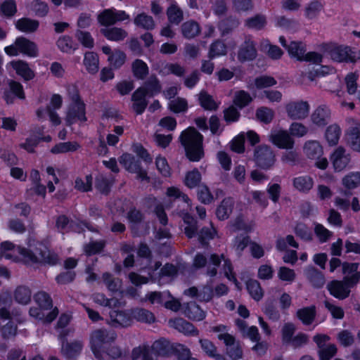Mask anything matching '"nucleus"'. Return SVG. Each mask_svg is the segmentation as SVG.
Returning a JSON list of instances; mask_svg holds the SVG:
<instances>
[{"instance_id": "obj_3", "label": "nucleus", "mask_w": 360, "mask_h": 360, "mask_svg": "<svg viewBox=\"0 0 360 360\" xmlns=\"http://www.w3.org/2000/svg\"><path fill=\"white\" fill-rule=\"evenodd\" d=\"M117 335L112 328H98L90 335L91 349L98 360H104V345H111L117 340Z\"/></svg>"}, {"instance_id": "obj_2", "label": "nucleus", "mask_w": 360, "mask_h": 360, "mask_svg": "<svg viewBox=\"0 0 360 360\" xmlns=\"http://www.w3.org/2000/svg\"><path fill=\"white\" fill-rule=\"evenodd\" d=\"M202 140V135L194 127H188L181 133L180 141L190 161L198 162L203 158Z\"/></svg>"}, {"instance_id": "obj_45", "label": "nucleus", "mask_w": 360, "mask_h": 360, "mask_svg": "<svg viewBox=\"0 0 360 360\" xmlns=\"http://www.w3.org/2000/svg\"><path fill=\"white\" fill-rule=\"evenodd\" d=\"M198 100L201 107L206 110L212 111L218 108V105L213 97L205 91H202L199 94Z\"/></svg>"}, {"instance_id": "obj_41", "label": "nucleus", "mask_w": 360, "mask_h": 360, "mask_svg": "<svg viewBox=\"0 0 360 360\" xmlns=\"http://www.w3.org/2000/svg\"><path fill=\"white\" fill-rule=\"evenodd\" d=\"M247 290L255 301H259L264 296V290H262L260 283L254 279L248 280L246 283Z\"/></svg>"}, {"instance_id": "obj_6", "label": "nucleus", "mask_w": 360, "mask_h": 360, "mask_svg": "<svg viewBox=\"0 0 360 360\" xmlns=\"http://www.w3.org/2000/svg\"><path fill=\"white\" fill-rule=\"evenodd\" d=\"M326 51L333 60L340 63H355L360 59V51L352 50L349 46L329 44L327 45Z\"/></svg>"}, {"instance_id": "obj_18", "label": "nucleus", "mask_w": 360, "mask_h": 360, "mask_svg": "<svg viewBox=\"0 0 360 360\" xmlns=\"http://www.w3.org/2000/svg\"><path fill=\"white\" fill-rule=\"evenodd\" d=\"M181 32L184 37L191 39L200 35L201 27L197 21L189 20L181 24Z\"/></svg>"}, {"instance_id": "obj_56", "label": "nucleus", "mask_w": 360, "mask_h": 360, "mask_svg": "<svg viewBox=\"0 0 360 360\" xmlns=\"http://www.w3.org/2000/svg\"><path fill=\"white\" fill-rule=\"evenodd\" d=\"M29 7L30 10L39 17H44L49 12V6L47 4L41 0H33L30 3Z\"/></svg>"}, {"instance_id": "obj_22", "label": "nucleus", "mask_w": 360, "mask_h": 360, "mask_svg": "<svg viewBox=\"0 0 360 360\" xmlns=\"http://www.w3.org/2000/svg\"><path fill=\"white\" fill-rule=\"evenodd\" d=\"M151 349L158 356H167L172 353L173 347L167 340L160 338L153 343Z\"/></svg>"}, {"instance_id": "obj_5", "label": "nucleus", "mask_w": 360, "mask_h": 360, "mask_svg": "<svg viewBox=\"0 0 360 360\" xmlns=\"http://www.w3.org/2000/svg\"><path fill=\"white\" fill-rule=\"evenodd\" d=\"M4 50L8 55L11 56H18L20 53L30 57L38 56L37 44L23 37H18L13 44L6 46Z\"/></svg>"}, {"instance_id": "obj_59", "label": "nucleus", "mask_w": 360, "mask_h": 360, "mask_svg": "<svg viewBox=\"0 0 360 360\" xmlns=\"http://www.w3.org/2000/svg\"><path fill=\"white\" fill-rule=\"evenodd\" d=\"M105 246V240L91 241L84 245V250L87 255H93L102 252Z\"/></svg>"}, {"instance_id": "obj_35", "label": "nucleus", "mask_w": 360, "mask_h": 360, "mask_svg": "<svg viewBox=\"0 0 360 360\" xmlns=\"http://www.w3.org/2000/svg\"><path fill=\"white\" fill-rule=\"evenodd\" d=\"M82 349V343L75 341L72 343L68 342L62 343L61 353L68 359H72L77 355Z\"/></svg>"}, {"instance_id": "obj_28", "label": "nucleus", "mask_w": 360, "mask_h": 360, "mask_svg": "<svg viewBox=\"0 0 360 360\" xmlns=\"http://www.w3.org/2000/svg\"><path fill=\"white\" fill-rule=\"evenodd\" d=\"M292 184L296 190L307 193L313 188L314 180L308 175L299 176L293 179Z\"/></svg>"}, {"instance_id": "obj_62", "label": "nucleus", "mask_w": 360, "mask_h": 360, "mask_svg": "<svg viewBox=\"0 0 360 360\" xmlns=\"http://www.w3.org/2000/svg\"><path fill=\"white\" fill-rule=\"evenodd\" d=\"M226 53V46L224 42L217 40L210 45L209 51V58L210 59L225 55Z\"/></svg>"}, {"instance_id": "obj_34", "label": "nucleus", "mask_w": 360, "mask_h": 360, "mask_svg": "<svg viewBox=\"0 0 360 360\" xmlns=\"http://www.w3.org/2000/svg\"><path fill=\"white\" fill-rule=\"evenodd\" d=\"M14 299L19 304H27L32 299V291L26 285H19L15 290Z\"/></svg>"}, {"instance_id": "obj_58", "label": "nucleus", "mask_w": 360, "mask_h": 360, "mask_svg": "<svg viewBox=\"0 0 360 360\" xmlns=\"http://www.w3.org/2000/svg\"><path fill=\"white\" fill-rule=\"evenodd\" d=\"M92 176L86 175L85 179L77 177L75 181V188L81 192H88L92 189Z\"/></svg>"}, {"instance_id": "obj_64", "label": "nucleus", "mask_w": 360, "mask_h": 360, "mask_svg": "<svg viewBox=\"0 0 360 360\" xmlns=\"http://www.w3.org/2000/svg\"><path fill=\"white\" fill-rule=\"evenodd\" d=\"M337 339L340 344L345 347H350L354 345L355 342L354 335L348 330H342L337 335Z\"/></svg>"}, {"instance_id": "obj_12", "label": "nucleus", "mask_w": 360, "mask_h": 360, "mask_svg": "<svg viewBox=\"0 0 360 360\" xmlns=\"http://www.w3.org/2000/svg\"><path fill=\"white\" fill-rule=\"evenodd\" d=\"M65 120L69 125L77 122L86 121V105L84 101L70 103Z\"/></svg>"}, {"instance_id": "obj_21", "label": "nucleus", "mask_w": 360, "mask_h": 360, "mask_svg": "<svg viewBox=\"0 0 360 360\" xmlns=\"http://www.w3.org/2000/svg\"><path fill=\"white\" fill-rule=\"evenodd\" d=\"M11 64L16 73L22 77L25 81H30L34 77V72L29 67L27 62L19 60L13 61Z\"/></svg>"}, {"instance_id": "obj_7", "label": "nucleus", "mask_w": 360, "mask_h": 360, "mask_svg": "<svg viewBox=\"0 0 360 360\" xmlns=\"http://www.w3.org/2000/svg\"><path fill=\"white\" fill-rule=\"evenodd\" d=\"M253 160L258 167L267 170L274 167L276 158L271 146L259 145L254 150Z\"/></svg>"}, {"instance_id": "obj_27", "label": "nucleus", "mask_w": 360, "mask_h": 360, "mask_svg": "<svg viewBox=\"0 0 360 360\" xmlns=\"http://www.w3.org/2000/svg\"><path fill=\"white\" fill-rule=\"evenodd\" d=\"M42 310L43 309H41L40 307L39 308L32 307L30 309L29 313L30 316L41 320L44 323H51L58 315V309L57 307H55L46 316L43 313Z\"/></svg>"}, {"instance_id": "obj_43", "label": "nucleus", "mask_w": 360, "mask_h": 360, "mask_svg": "<svg viewBox=\"0 0 360 360\" xmlns=\"http://www.w3.org/2000/svg\"><path fill=\"white\" fill-rule=\"evenodd\" d=\"M266 25V18L262 14H257L245 20V25L249 29L260 30Z\"/></svg>"}, {"instance_id": "obj_13", "label": "nucleus", "mask_w": 360, "mask_h": 360, "mask_svg": "<svg viewBox=\"0 0 360 360\" xmlns=\"http://www.w3.org/2000/svg\"><path fill=\"white\" fill-rule=\"evenodd\" d=\"M102 51L108 56V61L114 69L120 68L126 62L127 55L120 49H116L112 51L109 46H103Z\"/></svg>"}, {"instance_id": "obj_11", "label": "nucleus", "mask_w": 360, "mask_h": 360, "mask_svg": "<svg viewBox=\"0 0 360 360\" xmlns=\"http://www.w3.org/2000/svg\"><path fill=\"white\" fill-rule=\"evenodd\" d=\"M288 116L292 120H302L307 117L309 111L308 102L303 101H290L285 106Z\"/></svg>"}, {"instance_id": "obj_54", "label": "nucleus", "mask_w": 360, "mask_h": 360, "mask_svg": "<svg viewBox=\"0 0 360 360\" xmlns=\"http://www.w3.org/2000/svg\"><path fill=\"white\" fill-rule=\"evenodd\" d=\"M56 44L58 49L65 53H71L76 49L72 37L67 35L59 37Z\"/></svg>"}, {"instance_id": "obj_29", "label": "nucleus", "mask_w": 360, "mask_h": 360, "mask_svg": "<svg viewBox=\"0 0 360 360\" xmlns=\"http://www.w3.org/2000/svg\"><path fill=\"white\" fill-rule=\"evenodd\" d=\"M185 315L193 321H202L205 318V312L194 302H188L184 310Z\"/></svg>"}, {"instance_id": "obj_23", "label": "nucleus", "mask_w": 360, "mask_h": 360, "mask_svg": "<svg viewBox=\"0 0 360 360\" xmlns=\"http://www.w3.org/2000/svg\"><path fill=\"white\" fill-rule=\"evenodd\" d=\"M170 24L178 25L184 20V11L175 1H172L166 11Z\"/></svg>"}, {"instance_id": "obj_57", "label": "nucleus", "mask_w": 360, "mask_h": 360, "mask_svg": "<svg viewBox=\"0 0 360 360\" xmlns=\"http://www.w3.org/2000/svg\"><path fill=\"white\" fill-rule=\"evenodd\" d=\"M226 346V353L233 360L241 359L243 351L238 343L236 342L235 338L230 343H224Z\"/></svg>"}, {"instance_id": "obj_55", "label": "nucleus", "mask_w": 360, "mask_h": 360, "mask_svg": "<svg viewBox=\"0 0 360 360\" xmlns=\"http://www.w3.org/2000/svg\"><path fill=\"white\" fill-rule=\"evenodd\" d=\"M252 101V98L248 92L240 90L236 92L233 103L240 108H243L251 103Z\"/></svg>"}, {"instance_id": "obj_15", "label": "nucleus", "mask_w": 360, "mask_h": 360, "mask_svg": "<svg viewBox=\"0 0 360 360\" xmlns=\"http://www.w3.org/2000/svg\"><path fill=\"white\" fill-rule=\"evenodd\" d=\"M330 110L326 105L317 107L311 115V122L319 126H326L330 120Z\"/></svg>"}, {"instance_id": "obj_52", "label": "nucleus", "mask_w": 360, "mask_h": 360, "mask_svg": "<svg viewBox=\"0 0 360 360\" xmlns=\"http://www.w3.org/2000/svg\"><path fill=\"white\" fill-rule=\"evenodd\" d=\"M201 179L202 176L200 172L197 169H194L192 171L187 172L184 179V183L189 188H193L200 186Z\"/></svg>"}, {"instance_id": "obj_8", "label": "nucleus", "mask_w": 360, "mask_h": 360, "mask_svg": "<svg viewBox=\"0 0 360 360\" xmlns=\"http://www.w3.org/2000/svg\"><path fill=\"white\" fill-rule=\"evenodd\" d=\"M306 45L302 41H291L288 46V52L289 55L295 58L300 61H311L314 63H320L322 61L321 54L316 52H309L306 53Z\"/></svg>"}, {"instance_id": "obj_26", "label": "nucleus", "mask_w": 360, "mask_h": 360, "mask_svg": "<svg viewBox=\"0 0 360 360\" xmlns=\"http://www.w3.org/2000/svg\"><path fill=\"white\" fill-rule=\"evenodd\" d=\"M304 153L310 159H319L323 153V148L317 141H309L304 143Z\"/></svg>"}, {"instance_id": "obj_39", "label": "nucleus", "mask_w": 360, "mask_h": 360, "mask_svg": "<svg viewBox=\"0 0 360 360\" xmlns=\"http://www.w3.org/2000/svg\"><path fill=\"white\" fill-rule=\"evenodd\" d=\"M120 163L129 172L134 173L137 172L138 168L141 166L140 162L129 153L123 154L119 159Z\"/></svg>"}, {"instance_id": "obj_47", "label": "nucleus", "mask_w": 360, "mask_h": 360, "mask_svg": "<svg viewBox=\"0 0 360 360\" xmlns=\"http://www.w3.org/2000/svg\"><path fill=\"white\" fill-rule=\"evenodd\" d=\"M199 342L202 350L207 356L214 358L216 360H224L223 356L217 354V347L212 342L207 339H200Z\"/></svg>"}, {"instance_id": "obj_60", "label": "nucleus", "mask_w": 360, "mask_h": 360, "mask_svg": "<svg viewBox=\"0 0 360 360\" xmlns=\"http://www.w3.org/2000/svg\"><path fill=\"white\" fill-rule=\"evenodd\" d=\"M343 185L348 189H354L360 185V172H351L342 179Z\"/></svg>"}, {"instance_id": "obj_10", "label": "nucleus", "mask_w": 360, "mask_h": 360, "mask_svg": "<svg viewBox=\"0 0 360 360\" xmlns=\"http://www.w3.org/2000/svg\"><path fill=\"white\" fill-rule=\"evenodd\" d=\"M256 45L250 35L245 36L238 51V60L241 63L255 60L257 56Z\"/></svg>"}, {"instance_id": "obj_61", "label": "nucleus", "mask_w": 360, "mask_h": 360, "mask_svg": "<svg viewBox=\"0 0 360 360\" xmlns=\"http://www.w3.org/2000/svg\"><path fill=\"white\" fill-rule=\"evenodd\" d=\"M256 117L260 122L269 124L274 117V112L272 109L267 107L259 108L256 111Z\"/></svg>"}, {"instance_id": "obj_1", "label": "nucleus", "mask_w": 360, "mask_h": 360, "mask_svg": "<svg viewBox=\"0 0 360 360\" xmlns=\"http://www.w3.org/2000/svg\"><path fill=\"white\" fill-rule=\"evenodd\" d=\"M1 257L19 259L26 264H35L54 266L59 263L58 255L50 250L44 244L37 242L29 245V248L16 247L13 243L4 241L0 246Z\"/></svg>"}, {"instance_id": "obj_4", "label": "nucleus", "mask_w": 360, "mask_h": 360, "mask_svg": "<svg viewBox=\"0 0 360 360\" xmlns=\"http://www.w3.org/2000/svg\"><path fill=\"white\" fill-rule=\"evenodd\" d=\"M360 281V273L345 276L342 281L334 280L327 285V289L335 298L345 300L349 296L350 288Z\"/></svg>"}, {"instance_id": "obj_36", "label": "nucleus", "mask_w": 360, "mask_h": 360, "mask_svg": "<svg viewBox=\"0 0 360 360\" xmlns=\"http://www.w3.org/2000/svg\"><path fill=\"white\" fill-rule=\"evenodd\" d=\"M182 219L186 224L184 228V233L188 238H192L197 233V221L188 212L182 213Z\"/></svg>"}, {"instance_id": "obj_50", "label": "nucleus", "mask_w": 360, "mask_h": 360, "mask_svg": "<svg viewBox=\"0 0 360 360\" xmlns=\"http://www.w3.org/2000/svg\"><path fill=\"white\" fill-rule=\"evenodd\" d=\"M341 134V129L337 124H331L326 131V139L330 146H335L338 143Z\"/></svg>"}, {"instance_id": "obj_17", "label": "nucleus", "mask_w": 360, "mask_h": 360, "mask_svg": "<svg viewBox=\"0 0 360 360\" xmlns=\"http://www.w3.org/2000/svg\"><path fill=\"white\" fill-rule=\"evenodd\" d=\"M139 89L147 96L153 97L161 92L162 86L156 75H152Z\"/></svg>"}, {"instance_id": "obj_9", "label": "nucleus", "mask_w": 360, "mask_h": 360, "mask_svg": "<svg viewBox=\"0 0 360 360\" xmlns=\"http://www.w3.org/2000/svg\"><path fill=\"white\" fill-rule=\"evenodd\" d=\"M221 264L220 256L212 254L210 257V262L205 255L198 253L193 259V266L195 269H201L207 266V274L210 276H215L217 274V267Z\"/></svg>"}, {"instance_id": "obj_40", "label": "nucleus", "mask_w": 360, "mask_h": 360, "mask_svg": "<svg viewBox=\"0 0 360 360\" xmlns=\"http://www.w3.org/2000/svg\"><path fill=\"white\" fill-rule=\"evenodd\" d=\"M239 25V21L232 17L226 18L219 23V29L221 36H226L231 33Z\"/></svg>"}, {"instance_id": "obj_16", "label": "nucleus", "mask_w": 360, "mask_h": 360, "mask_svg": "<svg viewBox=\"0 0 360 360\" xmlns=\"http://www.w3.org/2000/svg\"><path fill=\"white\" fill-rule=\"evenodd\" d=\"M330 159L335 170L338 172H340L346 168L350 161L349 155L345 153V150L341 146L334 151Z\"/></svg>"}, {"instance_id": "obj_37", "label": "nucleus", "mask_w": 360, "mask_h": 360, "mask_svg": "<svg viewBox=\"0 0 360 360\" xmlns=\"http://www.w3.org/2000/svg\"><path fill=\"white\" fill-rule=\"evenodd\" d=\"M15 25L17 29L21 32L32 33L38 29L39 22L37 20L22 18L17 21Z\"/></svg>"}, {"instance_id": "obj_38", "label": "nucleus", "mask_w": 360, "mask_h": 360, "mask_svg": "<svg viewBox=\"0 0 360 360\" xmlns=\"http://www.w3.org/2000/svg\"><path fill=\"white\" fill-rule=\"evenodd\" d=\"M134 76L138 79H143L148 75L147 64L141 59H136L131 64Z\"/></svg>"}, {"instance_id": "obj_48", "label": "nucleus", "mask_w": 360, "mask_h": 360, "mask_svg": "<svg viewBox=\"0 0 360 360\" xmlns=\"http://www.w3.org/2000/svg\"><path fill=\"white\" fill-rule=\"evenodd\" d=\"M132 314L135 319L143 323H152L155 321V315L146 309H136Z\"/></svg>"}, {"instance_id": "obj_31", "label": "nucleus", "mask_w": 360, "mask_h": 360, "mask_svg": "<svg viewBox=\"0 0 360 360\" xmlns=\"http://www.w3.org/2000/svg\"><path fill=\"white\" fill-rule=\"evenodd\" d=\"M306 276L314 288H321L325 284L323 274L315 267H309L306 270Z\"/></svg>"}, {"instance_id": "obj_19", "label": "nucleus", "mask_w": 360, "mask_h": 360, "mask_svg": "<svg viewBox=\"0 0 360 360\" xmlns=\"http://www.w3.org/2000/svg\"><path fill=\"white\" fill-rule=\"evenodd\" d=\"M131 357L132 360H137L142 358V360H158V356L154 354L148 345H141L134 347L131 351Z\"/></svg>"}, {"instance_id": "obj_42", "label": "nucleus", "mask_w": 360, "mask_h": 360, "mask_svg": "<svg viewBox=\"0 0 360 360\" xmlns=\"http://www.w3.org/2000/svg\"><path fill=\"white\" fill-rule=\"evenodd\" d=\"M134 22L137 27H142L147 30H152L155 27V23L153 17L146 14L145 13L139 14L134 18Z\"/></svg>"}, {"instance_id": "obj_49", "label": "nucleus", "mask_w": 360, "mask_h": 360, "mask_svg": "<svg viewBox=\"0 0 360 360\" xmlns=\"http://www.w3.org/2000/svg\"><path fill=\"white\" fill-rule=\"evenodd\" d=\"M79 148V144L75 141L62 142L54 146L51 152L53 154L64 153L75 151Z\"/></svg>"}, {"instance_id": "obj_63", "label": "nucleus", "mask_w": 360, "mask_h": 360, "mask_svg": "<svg viewBox=\"0 0 360 360\" xmlns=\"http://www.w3.org/2000/svg\"><path fill=\"white\" fill-rule=\"evenodd\" d=\"M102 278L104 283L109 290L117 292L119 290L121 285V281L119 278H115L108 272L104 273Z\"/></svg>"}, {"instance_id": "obj_32", "label": "nucleus", "mask_w": 360, "mask_h": 360, "mask_svg": "<svg viewBox=\"0 0 360 360\" xmlns=\"http://www.w3.org/2000/svg\"><path fill=\"white\" fill-rule=\"evenodd\" d=\"M171 297V294L169 292H150L147 293L143 299L144 302H148L150 304L163 306L165 300Z\"/></svg>"}, {"instance_id": "obj_51", "label": "nucleus", "mask_w": 360, "mask_h": 360, "mask_svg": "<svg viewBox=\"0 0 360 360\" xmlns=\"http://www.w3.org/2000/svg\"><path fill=\"white\" fill-rule=\"evenodd\" d=\"M36 303L43 309L52 307L53 302L51 296L44 291H39L34 295Z\"/></svg>"}, {"instance_id": "obj_44", "label": "nucleus", "mask_w": 360, "mask_h": 360, "mask_svg": "<svg viewBox=\"0 0 360 360\" xmlns=\"http://www.w3.org/2000/svg\"><path fill=\"white\" fill-rule=\"evenodd\" d=\"M84 63L89 72L95 74L98 72L99 60L96 53L87 52L84 56Z\"/></svg>"}, {"instance_id": "obj_14", "label": "nucleus", "mask_w": 360, "mask_h": 360, "mask_svg": "<svg viewBox=\"0 0 360 360\" xmlns=\"http://www.w3.org/2000/svg\"><path fill=\"white\" fill-rule=\"evenodd\" d=\"M271 141L278 148L286 150L292 149L295 144L290 133L285 130L278 131L275 134L271 135Z\"/></svg>"}, {"instance_id": "obj_53", "label": "nucleus", "mask_w": 360, "mask_h": 360, "mask_svg": "<svg viewBox=\"0 0 360 360\" xmlns=\"http://www.w3.org/2000/svg\"><path fill=\"white\" fill-rule=\"evenodd\" d=\"M210 332L217 333V338L224 343H230L233 340V336L229 333L227 326L224 325L212 326Z\"/></svg>"}, {"instance_id": "obj_20", "label": "nucleus", "mask_w": 360, "mask_h": 360, "mask_svg": "<svg viewBox=\"0 0 360 360\" xmlns=\"http://www.w3.org/2000/svg\"><path fill=\"white\" fill-rule=\"evenodd\" d=\"M296 316L304 326H309L316 319V307L315 305H311L301 308L297 311Z\"/></svg>"}, {"instance_id": "obj_25", "label": "nucleus", "mask_w": 360, "mask_h": 360, "mask_svg": "<svg viewBox=\"0 0 360 360\" xmlns=\"http://www.w3.org/2000/svg\"><path fill=\"white\" fill-rule=\"evenodd\" d=\"M101 33L108 40L113 41H123L128 36V32L121 28L113 27L111 28H103Z\"/></svg>"}, {"instance_id": "obj_46", "label": "nucleus", "mask_w": 360, "mask_h": 360, "mask_svg": "<svg viewBox=\"0 0 360 360\" xmlns=\"http://www.w3.org/2000/svg\"><path fill=\"white\" fill-rule=\"evenodd\" d=\"M98 23L104 27H109L115 24L114 8H108L101 11L97 16Z\"/></svg>"}, {"instance_id": "obj_24", "label": "nucleus", "mask_w": 360, "mask_h": 360, "mask_svg": "<svg viewBox=\"0 0 360 360\" xmlns=\"http://www.w3.org/2000/svg\"><path fill=\"white\" fill-rule=\"evenodd\" d=\"M141 91L138 88L131 96L132 108L138 115L142 114L148 105V101L146 99L147 96Z\"/></svg>"}, {"instance_id": "obj_33", "label": "nucleus", "mask_w": 360, "mask_h": 360, "mask_svg": "<svg viewBox=\"0 0 360 360\" xmlns=\"http://www.w3.org/2000/svg\"><path fill=\"white\" fill-rule=\"evenodd\" d=\"M233 205L234 202L231 198L224 199L216 211L218 219L220 220L228 219L233 211Z\"/></svg>"}, {"instance_id": "obj_30", "label": "nucleus", "mask_w": 360, "mask_h": 360, "mask_svg": "<svg viewBox=\"0 0 360 360\" xmlns=\"http://www.w3.org/2000/svg\"><path fill=\"white\" fill-rule=\"evenodd\" d=\"M172 326L178 331L186 335H198V330L190 322L184 319H176L172 321Z\"/></svg>"}]
</instances>
